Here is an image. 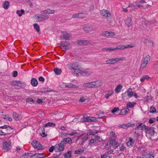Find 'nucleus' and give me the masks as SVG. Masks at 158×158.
I'll return each mask as SVG.
<instances>
[{
  "mask_svg": "<svg viewBox=\"0 0 158 158\" xmlns=\"http://www.w3.org/2000/svg\"><path fill=\"white\" fill-rule=\"evenodd\" d=\"M103 84L102 81L98 80L95 81L85 83L83 85V87L89 88H96L101 86Z\"/></svg>",
  "mask_w": 158,
  "mask_h": 158,
  "instance_id": "f257e3e1",
  "label": "nucleus"
},
{
  "mask_svg": "<svg viewBox=\"0 0 158 158\" xmlns=\"http://www.w3.org/2000/svg\"><path fill=\"white\" fill-rule=\"evenodd\" d=\"M73 73L74 74H76L77 76H88L91 75L92 73V72L89 69L84 70L82 69H79L78 70H75L74 71Z\"/></svg>",
  "mask_w": 158,
  "mask_h": 158,
  "instance_id": "f03ea898",
  "label": "nucleus"
},
{
  "mask_svg": "<svg viewBox=\"0 0 158 158\" xmlns=\"http://www.w3.org/2000/svg\"><path fill=\"white\" fill-rule=\"evenodd\" d=\"M150 57L148 55L144 57L142 60V62L140 66V69H143L145 68L148 64V61L150 60Z\"/></svg>",
  "mask_w": 158,
  "mask_h": 158,
  "instance_id": "7ed1b4c3",
  "label": "nucleus"
},
{
  "mask_svg": "<svg viewBox=\"0 0 158 158\" xmlns=\"http://www.w3.org/2000/svg\"><path fill=\"white\" fill-rule=\"evenodd\" d=\"M100 14L102 16L106 17L108 21H110L111 15L108 10L103 9L100 10Z\"/></svg>",
  "mask_w": 158,
  "mask_h": 158,
  "instance_id": "20e7f679",
  "label": "nucleus"
},
{
  "mask_svg": "<svg viewBox=\"0 0 158 158\" xmlns=\"http://www.w3.org/2000/svg\"><path fill=\"white\" fill-rule=\"evenodd\" d=\"M64 143L62 140L58 144H56L55 146V150L56 151H61L63 150L64 149Z\"/></svg>",
  "mask_w": 158,
  "mask_h": 158,
  "instance_id": "39448f33",
  "label": "nucleus"
},
{
  "mask_svg": "<svg viewBox=\"0 0 158 158\" xmlns=\"http://www.w3.org/2000/svg\"><path fill=\"white\" fill-rule=\"evenodd\" d=\"M49 16L47 15H39L36 16L35 19L38 22L45 21L49 18Z\"/></svg>",
  "mask_w": 158,
  "mask_h": 158,
  "instance_id": "423d86ee",
  "label": "nucleus"
},
{
  "mask_svg": "<svg viewBox=\"0 0 158 158\" xmlns=\"http://www.w3.org/2000/svg\"><path fill=\"white\" fill-rule=\"evenodd\" d=\"M97 28L95 27H92L90 26L85 25L83 27V29L86 32H89L94 31Z\"/></svg>",
  "mask_w": 158,
  "mask_h": 158,
  "instance_id": "0eeeda50",
  "label": "nucleus"
},
{
  "mask_svg": "<svg viewBox=\"0 0 158 158\" xmlns=\"http://www.w3.org/2000/svg\"><path fill=\"white\" fill-rule=\"evenodd\" d=\"M76 44L79 45H86L90 44V41L88 40H77L76 41Z\"/></svg>",
  "mask_w": 158,
  "mask_h": 158,
  "instance_id": "6e6552de",
  "label": "nucleus"
},
{
  "mask_svg": "<svg viewBox=\"0 0 158 158\" xmlns=\"http://www.w3.org/2000/svg\"><path fill=\"white\" fill-rule=\"evenodd\" d=\"M60 45L62 47V48L63 49V50L65 51L69 49L70 44L68 41H63L61 42Z\"/></svg>",
  "mask_w": 158,
  "mask_h": 158,
  "instance_id": "1a4fd4ad",
  "label": "nucleus"
},
{
  "mask_svg": "<svg viewBox=\"0 0 158 158\" xmlns=\"http://www.w3.org/2000/svg\"><path fill=\"white\" fill-rule=\"evenodd\" d=\"M156 23V22L155 21H152V22H149L148 21H146L143 22L142 26L144 28H149L150 27V26L151 24H154L155 25H156L155 24Z\"/></svg>",
  "mask_w": 158,
  "mask_h": 158,
  "instance_id": "9d476101",
  "label": "nucleus"
},
{
  "mask_svg": "<svg viewBox=\"0 0 158 158\" xmlns=\"http://www.w3.org/2000/svg\"><path fill=\"white\" fill-rule=\"evenodd\" d=\"M96 120V118L92 117H84L81 120V121L85 122H95Z\"/></svg>",
  "mask_w": 158,
  "mask_h": 158,
  "instance_id": "9b49d317",
  "label": "nucleus"
},
{
  "mask_svg": "<svg viewBox=\"0 0 158 158\" xmlns=\"http://www.w3.org/2000/svg\"><path fill=\"white\" fill-rule=\"evenodd\" d=\"M11 85L23 87L24 86L25 84L22 81H14L11 82Z\"/></svg>",
  "mask_w": 158,
  "mask_h": 158,
  "instance_id": "f8f14e48",
  "label": "nucleus"
},
{
  "mask_svg": "<svg viewBox=\"0 0 158 158\" xmlns=\"http://www.w3.org/2000/svg\"><path fill=\"white\" fill-rule=\"evenodd\" d=\"M11 143L8 142H5L3 144V148L6 151H7L11 148Z\"/></svg>",
  "mask_w": 158,
  "mask_h": 158,
  "instance_id": "ddd939ff",
  "label": "nucleus"
},
{
  "mask_svg": "<svg viewBox=\"0 0 158 158\" xmlns=\"http://www.w3.org/2000/svg\"><path fill=\"white\" fill-rule=\"evenodd\" d=\"M79 66V65L78 63L77 62H75L69 64L68 65L67 67L70 69L74 70V71L75 70H78V69H76L75 68H78Z\"/></svg>",
  "mask_w": 158,
  "mask_h": 158,
  "instance_id": "4468645a",
  "label": "nucleus"
},
{
  "mask_svg": "<svg viewBox=\"0 0 158 158\" xmlns=\"http://www.w3.org/2000/svg\"><path fill=\"white\" fill-rule=\"evenodd\" d=\"M32 146L34 148L38 149H40L42 148V146L40 143L36 140H33L32 143Z\"/></svg>",
  "mask_w": 158,
  "mask_h": 158,
  "instance_id": "2eb2a0df",
  "label": "nucleus"
},
{
  "mask_svg": "<svg viewBox=\"0 0 158 158\" xmlns=\"http://www.w3.org/2000/svg\"><path fill=\"white\" fill-rule=\"evenodd\" d=\"M13 117L16 121H19L22 118V115L20 114L16 113L15 112L13 113Z\"/></svg>",
  "mask_w": 158,
  "mask_h": 158,
  "instance_id": "dca6fc26",
  "label": "nucleus"
},
{
  "mask_svg": "<svg viewBox=\"0 0 158 158\" xmlns=\"http://www.w3.org/2000/svg\"><path fill=\"white\" fill-rule=\"evenodd\" d=\"M85 15L83 13H80L73 15L72 18H83L85 17Z\"/></svg>",
  "mask_w": 158,
  "mask_h": 158,
  "instance_id": "f3484780",
  "label": "nucleus"
},
{
  "mask_svg": "<svg viewBox=\"0 0 158 158\" xmlns=\"http://www.w3.org/2000/svg\"><path fill=\"white\" fill-rule=\"evenodd\" d=\"M115 33L114 32L105 31L103 32L101 35L104 36H113L115 35Z\"/></svg>",
  "mask_w": 158,
  "mask_h": 158,
  "instance_id": "a211bd4d",
  "label": "nucleus"
},
{
  "mask_svg": "<svg viewBox=\"0 0 158 158\" xmlns=\"http://www.w3.org/2000/svg\"><path fill=\"white\" fill-rule=\"evenodd\" d=\"M71 37V35L69 33L64 34L60 36L61 38L66 40H69Z\"/></svg>",
  "mask_w": 158,
  "mask_h": 158,
  "instance_id": "6ab92c4d",
  "label": "nucleus"
},
{
  "mask_svg": "<svg viewBox=\"0 0 158 158\" xmlns=\"http://www.w3.org/2000/svg\"><path fill=\"white\" fill-rule=\"evenodd\" d=\"M127 140H128V141L127 143V145L129 147H131L133 146L134 145V143L133 139L130 137H129L127 139Z\"/></svg>",
  "mask_w": 158,
  "mask_h": 158,
  "instance_id": "aec40b11",
  "label": "nucleus"
},
{
  "mask_svg": "<svg viewBox=\"0 0 158 158\" xmlns=\"http://www.w3.org/2000/svg\"><path fill=\"white\" fill-rule=\"evenodd\" d=\"M117 61L116 58L110 59L106 61V63L108 64H114Z\"/></svg>",
  "mask_w": 158,
  "mask_h": 158,
  "instance_id": "412c9836",
  "label": "nucleus"
},
{
  "mask_svg": "<svg viewBox=\"0 0 158 158\" xmlns=\"http://www.w3.org/2000/svg\"><path fill=\"white\" fill-rule=\"evenodd\" d=\"M146 132L150 134L151 135H153L154 134V128L153 127H148L146 130Z\"/></svg>",
  "mask_w": 158,
  "mask_h": 158,
  "instance_id": "4be33fe9",
  "label": "nucleus"
},
{
  "mask_svg": "<svg viewBox=\"0 0 158 158\" xmlns=\"http://www.w3.org/2000/svg\"><path fill=\"white\" fill-rule=\"evenodd\" d=\"M143 158H154V155L152 152H149L146 155H143Z\"/></svg>",
  "mask_w": 158,
  "mask_h": 158,
  "instance_id": "5701e85b",
  "label": "nucleus"
},
{
  "mask_svg": "<svg viewBox=\"0 0 158 158\" xmlns=\"http://www.w3.org/2000/svg\"><path fill=\"white\" fill-rule=\"evenodd\" d=\"M43 12L45 14H54L55 13V11L54 10H51L48 8L44 10Z\"/></svg>",
  "mask_w": 158,
  "mask_h": 158,
  "instance_id": "b1692460",
  "label": "nucleus"
},
{
  "mask_svg": "<svg viewBox=\"0 0 158 158\" xmlns=\"http://www.w3.org/2000/svg\"><path fill=\"white\" fill-rule=\"evenodd\" d=\"M113 93L114 91L112 89L106 92V94L105 95V97L106 98V99H108L109 97L111 96L113 94Z\"/></svg>",
  "mask_w": 158,
  "mask_h": 158,
  "instance_id": "393cba45",
  "label": "nucleus"
},
{
  "mask_svg": "<svg viewBox=\"0 0 158 158\" xmlns=\"http://www.w3.org/2000/svg\"><path fill=\"white\" fill-rule=\"evenodd\" d=\"M125 93H127V95L129 97H131L133 95L134 92L132 91V90L131 88L128 89Z\"/></svg>",
  "mask_w": 158,
  "mask_h": 158,
  "instance_id": "a878e982",
  "label": "nucleus"
},
{
  "mask_svg": "<svg viewBox=\"0 0 158 158\" xmlns=\"http://www.w3.org/2000/svg\"><path fill=\"white\" fill-rule=\"evenodd\" d=\"M129 109L127 108H123L121 110V112L119 114L122 115L126 114L129 112Z\"/></svg>",
  "mask_w": 158,
  "mask_h": 158,
  "instance_id": "bb28decb",
  "label": "nucleus"
},
{
  "mask_svg": "<svg viewBox=\"0 0 158 158\" xmlns=\"http://www.w3.org/2000/svg\"><path fill=\"white\" fill-rule=\"evenodd\" d=\"M44 157L43 154L42 153L36 154L30 157V158H42Z\"/></svg>",
  "mask_w": 158,
  "mask_h": 158,
  "instance_id": "cd10ccee",
  "label": "nucleus"
},
{
  "mask_svg": "<svg viewBox=\"0 0 158 158\" xmlns=\"http://www.w3.org/2000/svg\"><path fill=\"white\" fill-rule=\"evenodd\" d=\"M31 83L32 86L36 87L38 84V81L35 78H33L31 81Z\"/></svg>",
  "mask_w": 158,
  "mask_h": 158,
  "instance_id": "c85d7f7f",
  "label": "nucleus"
},
{
  "mask_svg": "<svg viewBox=\"0 0 158 158\" xmlns=\"http://www.w3.org/2000/svg\"><path fill=\"white\" fill-rule=\"evenodd\" d=\"M63 141L64 144L68 143L69 144H71L72 143V140L70 138H68L66 139H64L62 140Z\"/></svg>",
  "mask_w": 158,
  "mask_h": 158,
  "instance_id": "c756f323",
  "label": "nucleus"
},
{
  "mask_svg": "<svg viewBox=\"0 0 158 158\" xmlns=\"http://www.w3.org/2000/svg\"><path fill=\"white\" fill-rule=\"evenodd\" d=\"M41 90L43 93H48L52 91V89L48 87L43 88L41 89Z\"/></svg>",
  "mask_w": 158,
  "mask_h": 158,
  "instance_id": "7c9ffc66",
  "label": "nucleus"
},
{
  "mask_svg": "<svg viewBox=\"0 0 158 158\" xmlns=\"http://www.w3.org/2000/svg\"><path fill=\"white\" fill-rule=\"evenodd\" d=\"M132 19L131 18H128L126 21V24L128 27H130L132 24Z\"/></svg>",
  "mask_w": 158,
  "mask_h": 158,
  "instance_id": "2f4dec72",
  "label": "nucleus"
},
{
  "mask_svg": "<svg viewBox=\"0 0 158 158\" xmlns=\"http://www.w3.org/2000/svg\"><path fill=\"white\" fill-rule=\"evenodd\" d=\"M65 87L70 88H78V86L72 83H69L65 85Z\"/></svg>",
  "mask_w": 158,
  "mask_h": 158,
  "instance_id": "473e14b6",
  "label": "nucleus"
},
{
  "mask_svg": "<svg viewBox=\"0 0 158 158\" xmlns=\"http://www.w3.org/2000/svg\"><path fill=\"white\" fill-rule=\"evenodd\" d=\"M136 104V103L135 102H128L127 103V108L128 109H129V108H132Z\"/></svg>",
  "mask_w": 158,
  "mask_h": 158,
  "instance_id": "72a5a7b5",
  "label": "nucleus"
},
{
  "mask_svg": "<svg viewBox=\"0 0 158 158\" xmlns=\"http://www.w3.org/2000/svg\"><path fill=\"white\" fill-rule=\"evenodd\" d=\"M113 141H110L105 145V148L107 149L110 148V146L112 145H113Z\"/></svg>",
  "mask_w": 158,
  "mask_h": 158,
  "instance_id": "f704fd0d",
  "label": "nucleus"
},
{
  "mask_svg": "<svg viewBox=\"0 0 158 158\" xmlns=\"http://www.w3.org/2000/svg\"><path fill=\"white\" fill-rule=\"evenodd\" d=\"M122 88V86L121 85H118L115 88V91L117 93H119Z\"/></svg>",
  "mask_w": 158,
  "mask_h": 158,
  "instance_id": "c9c22d12",
  "label": "nucleus"
},
{
  "mask_svg": "<svg viewBox=\"0 0 158 158\" xmlns=\"http://www.w3.org/2000/svg\"><path fill=\"white\" fill-rule=\"evenodd\" d=\"M9 6V2L8 1H5L4 2L3 7L6 10H7L8 8V7Z\"/></svg>",
  "mask_w": 158,
  "mask_h": 158,
  "instance_id": "e433bc0d",
  "label": "nucleus"
},
{
  "mask_svg": "<svg viewBox=\"0 0 158 158\" xmlns=\"http://www.w3.org/2000/svg\"><path fill=\"white\" fill-rule=\"evenodd\" d=\"M55 124L53 123L48 122L45 124L44 125V127H47L48 126L51 127H54L55 126Z\"/></svg>",
  "mask_w": 158,
  "mask_h": 158,
  "instance_id": "4c0bfd02",
  "label": "nucleus"
},
{
  "mask_svg": "<svg viewBox=\"0 0 158 158\" xmlns=\"http://www.w3.org/2000/svg\"><path fill=\"white\" fill-rule=\"evenodd\" d=\"M149 78V77L147 75H145L142 77L140 79V81L141 82H143L145 79L147 80Z\"/></svg>",
  "mask_w": 158,
  "mask_h": 158,
  "instance_id": "58836bf2",
  "label": "nucleus"
},
{
  "mask_svg": "<svg viewBox=\"0 0 158 158\" xmlns=\"http://www.w3.org/2000/svg\"><path fill=\"white\" fill-rule=\"evenodd\" d=\"M24 13V10L23 9H21L20 10H18L16 11V14L18 15L19 17H21L22 16L23 14Z\"/></svg>",
  "mask_w": 158,
  "mask_h": 158,
  "instance_id": "ea45409f",
  "label": "nucleus"
},
{
  "mask_svg": "<svg viewBox=\"0 0 158 158\" xmlns=\"http://www.w3.org/2000/svg\"><path fill=\"white\" fill-rule=\"evenodd\" d=\"M71 151H68L65 154V158H70L71 157Z\"/></svg>",
  "mask_w": 158,
  "mask_h": 158,
  "instance_id": "a19ab883",
  "label": "nucleus"
},
{
  "mask_svg": "<svg viewBox=\"0 0 158 158\" xmlns=\"http://www.w3.org/2000/svg\"><path fill=\"white\" fill-rule=\"evenodd\" d=\"M54 71L56 75H59L61 73L62 71L60 69H59L58 68H55Z\"/></svg>",
  "mask_w": 158,
  "mask_h": 158,
  "instance_id": "79ce46f5",
  "label": "nucleus"
},
{
  "mask_svg": "<svg viewBox=\"0 0 158 158\" xmlns=\"http://www.w3.org/2000/svg\"><path fill=\"white\" fill-rule=\"evenodd\" d=\"M120 46V49L123 50V49H125V48H131L132 47V46L131 45H127V46H123V45H119Z\"/></svg>",
  "mask_w": 158,
  "mask_h": 158,
  "instance_id": "37998d69",
  "label": "nucleus"
},
{
  "mask_svg": "<svg viewBox=\"0 0 158 158\" xmlns=\"http://www.w3.org/2000/svg\"><path fill=\"white\" fill-rule=\"evenodd\" d=\"M97 142L94 139H92L90 140L89 144L91 145H94L97 144Z\"/></svg>",
  "mask_w": 158,
  "mask_h": 158,
  "instance_id": "c03bdc74",
  "label": "nucleus"
},
{
  "mask_svg": "<svg viewBox=\"0 0 158 158\" xmlns=\"http://www.w3.org/2000/svg\"><path fill=\"white\" fill-rule=\"evenodd\" d=\"M8 115H2L3 117L5 119H6L7 120H8L9 121H12V119L10 117H8Z\"/></svg>",
  "mask_w": 158,
  "mask_h": 158,
  "instance_id": "a18cd8bd",
  "label": "nucleus"
},
{
  "mask_svg": "<svg viewBox=\"0 0 158 158\" xmlns=\"http://www.w3.org/2000/svg\"><path fill=\"white\" fill-rule=\"evenodd\" d=\"M112 141H114V143L112 145L113 146V148H117L119 146L118 143L117 141H116L115 140H112Z\"/></svg>",
  "mask_w": 158,
  "mask_h": 158,
  "instance_id": "49530a36",
  "label": "nucleus"
},
{
  "mask_svg": "<svg viewBox=\"0 0 158 158\" xmlns=\"http://www.w3.org/2000/svg\"><path fill=\"white\" fill-rule=\"evenodd\" d=\"M34 27L35 29L36 30V31L39 32L40 31V28L39 25L37 23H35L34 25Z\"/></svg>",
  "mask_w": 158,
  "mask_h": 158,
  "instance_id": "de8ad7c7",
  "label": "nucleus"
},
{
  "mask_svg": "<svg viewBox=\"0 0 158 158\" xmlns=\"http://www.w3.org/2000/svg\"><path fill=\"white\" fill-rule=\"evenodd\" d=\"M102 50L104 51V50L106 51H114V48H102Z\"/></svg>",
  "mask_w": 158,
  "mask_h": 158,
  "instance_id": "09e8293b",
  "label": "nucleus"
},
{
  "mask_svg": "<svg viewBox=\"0 0 158 158\" xmlns=\"http://www.w3.org/2000/svg\"><path fill=\"white\" fill-rule=\"evenodd\" d=\"M94 139L96 140V141L97 142V143L98 142H100L102 141V139L100 137H98L97 135L95 136Z\"/></svg>",
  "mask_w": 158,
  "mask_h": 158,
  "instance_id": "8fccbe9b",
  "label": "nucleus"
},
{
  "mask_svg": "<svg viewBox=\"0 0 158 158\" xmlns=\"http://www.w3.org/2000/svg\"><path fill=\"white\" fill-rule=\"evenodd\" d=\"M127 8H131V9H129V11L131 12L133 9H135V6L133 4H130L128 7H127Z\"/></svg>",
  "mask_w": 158,
  "mask_h": 158,
  "instance_id": "3c124183",
  "label": "nucleus"
},
{
  "mask_svg": "<svg viewBox=\"0 0 158 158\" xmlns=\"http://www.w3.org/2000/svg\"><path fill=\"white\" fill-rule=\"evenodd\" d=\"M10 132H5V130L3 131L1 130H0V135H5L7 134H9Z\"/></svg>",
  "mask_w": 158,
  "mask_h": 158,
  "instance_id": "603ef678",
  "label": "nucleus"
},
{
  "mask_svg": "<svg viewBox=\"0 0 158 158\" xmlns=\"http://www.w3.org/2000/svg\"><path fill=\"white\" fill-rule=\"evenodd\" d=\"M112 156L110 155H107L104 154L103 155H102L101 156V158H111Z\"/></svg>",
  "mask_w": 158,
  "mask_h": 158,
  "instance_id": "864d4df0",
  "label": "nucleus"
},
{
  "mask_svg": "<svg viewBox=\"0 0 158 158\" xmlns=\"http://www.w3.org/2000/svg\"><path fill=\"white\" fill-rule=\"evenodd\" d=\"M84 150L80 149L79 150H76L75 151V153L76 154H80L84 152Z\"/></svg>",
  "mask_w": 158,
  "mask_h": 158,
  "instance_id": "5fc2aeb1",
  "label": "nucleus"
},
{
  "mask_svg": "<svg viewBox=\"0 0 158 158\" xmlns=\"http://www.w3.org/2000/svg\"><path fill=\"white\" fill-rule=\"evenodd\" d=\"M116 59L117 62L120 60H126V58L125 57L116 58Z\"/></svg>",
  "mask_w": 158,
  "mask_h": 158,
  "instance_id": "6e6d98bb",
  "label": "nucleus"
},
{
  "mask_svg": "<svg viewBox=\"0 0 158 158\" xmlns=\"http://www.w3.org/2000/svg\"><path fill=\"white\" fill-rule=\"evenodd\" d=\"M41 130H42V133L41 134V135L42 136V137H45V136H46L47 135H45V133H44V132H45L44 129L43 128L41 129Z\"/></svg>",
  "mask_w": 158,
  "mask_h": 158,
  "instance_id": "4d7b16f0",
  "label": "nucleus"
},
{
  "mask_svg": "<svg viewBox=\"0 0 158 158\" xmlns=\"http://www.w3.org/2000/svg\"><path fill=\"white\" fill-rule=\"evenodd\" d=\"M12 130V128L10 127L9 126H8L7 129L5 130V132H10V134L11 132V131Z\"/></svg>",
  "mask_w": 158,
  "mask_h": 158,
  "instance_id": "13d9d810",
  "label": "nucleus"
},
{
  "mask_svg": "<svg viewBox=\"0 0 158 158\" xmlns=\"http://www.w3.org/2000/svg\"><path fill=\"white\" fill-rule=\"evenodd\" d=\"M156 111V109L153 106H152L150 108V111L151 113H154Z\"/></svg>",
  "mask_w": 158,
  "mask_h": 158,
  "instance_id": "bf43d9fd",
  "label": "nucleus"
},
{
  "mask_svg": "<svg viewBox=\"0 0 158 158\" xmlns=\"http://www.w3.org/2000/svg\"><path fill=\"white\" fill-rule=\"evenodd\" d=\"M113 152V150L112 149H110L108 150L107 152H106L104 153L106 154H107V155H110V154L112 153Z\"/></svg>",
  "mask_w": 158,
  "mask_h": 158,
  "instance_id": "052dcab7",
  "label": "nucleus"
},
{
  "mask_svg": "<svg viewBox=\"0 0 158 158\" xmlns=\"http://www.w3.org/2000/svg\"><path fill=\"white\" fill-rule=\"evenodd\" d=\"M110 136L112 137L113 139L115 138L116 135L115 133L113 132H111L110 133Z\"/></svg>",
  "mask_w": 158,
  "mask_h": 158,
  "instance_id": "680f3d73",
  "label": "nucleus"
},
{
  "mask_svg": "<svg viewBox=\"0 0 158 158\" xmlns=\"http://www.w3.org/2000/svg\"><path fill=\"white\" fill-rule=\"evenodd\" d=\"M141 129L142 130H147L148 128V126H146L145 125H143L141 126Z\"/></svg>",
  "mask_w": 158,
  "mask_h": 158,
  "instance_id": "e2e57ef3",
  "label": "nucleus"
},
{
  "mask_svg": "<svg viewBox=\"0 0 158 158\" xmlns=\"http://www.w3.org/2000/svg\"><path fill=\"white\" fill-rule=\"evenodd\" d=\"M138 125L135 128V129L136 130H137L139 129V128L141 127V126L142 125V123H138Z\"/></svg>",
  "mask_w": 158,
  "mask_h": 158,
  "instance_id": "0e129e2a",
  "label": "nucleus"
},
{
  "mask_svg": "<svg viewBox=\"0 0 158 158\" xmlns=\"http://www.w3.org/2000/svg\"><path fill=\"white\" fill-rule=\"evenodd\" d=\"M119 110L118 107H115L111 111V112L113 113H114L115 112L118 111Z\"/></svg>",
  "mask_w": 158,
  "mask_h": 158,
  "instance_id": "69168bd1",
  "label": "nucleus"
},
{
  "mask_svg": "<svg viewBox=\"0 0 158 158\" xmlns=\"http://www.w3.org/2000/svg\"><path fill=\"white\" fill-rule=\"evenodd\" d=\"M155 122V120L154 118H151L149 121V123L151 124Z\"/></svg>",
  "mask_w": 158,
  "mask_h": 158,
  "instance_id": "338daca9",
  "label": "nucleus"
},
{
  "mask_svg": "<svg viewBox=\"0 0 158 158\" xmlns=\"http://www.w3.org/2000/svg\"><path fill=\"white\" fill-rule=\"evenodd\" d=\"M26 101L28 102H34L35 101L32 98H27Z\"/></svg>",
  "mask_w": 158,
  "mask_h": 158,
  "instance_id": "774afa93",
  "label": "nucleus"
}]
</instances>
